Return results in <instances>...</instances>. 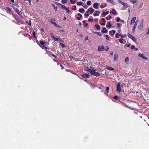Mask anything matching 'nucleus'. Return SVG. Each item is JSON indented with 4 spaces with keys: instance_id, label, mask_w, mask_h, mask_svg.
Here are the masks:
<instances>
[{
    "instance_id": "f257e3e1",
    "label": "nucleus",
    "mask_w": 149,
    "mask_h": 149,
    "mask_svg": "<svg viewBox=\"0 0 149 149\" xmlns=\"http://www.w3.org/2000/svg\"><path fill=\"white\" fill-rule=\"evenodd\" d=\"M91 70L90 73L91 74L96 77H98L100 76V74L98 72H95V70L93 68H92Z\"/></svg>"
},
{
    "instance_id": "f03ea898",
    "label": "nucleus",
    "mask_w": 149,
    "mask_h": 149,
    "mask_svg": "<svg viewBox=\"0 0 149 149\" xmlns=\"http://www.w3.org/2000/svg\"><path fill=\"white\" fill-rule=\"evenodd\" d=\"M121 86L120 83H118L116 86V92L120 93L121 92Z\"/></svg>"
},
{
    "instance_id": "7ed1b4c3",
    "label": "nucleus",
    "mask_w": 149,
    "mask_h": 149,
    "mask_svg": "<svg viewBox=\"0 0 149 149\" xmlns=\"http://www.w3.org/2000/svg\"><path fill=\"white\" fill-rule=\"evenodd\" d=\"M143 20H141L140 24L138 26V29L140 30H141L143 29Z\"/></svg>"
},
{
    "instance_id": "20e7f679",
    "label": "nucleus",
    "mask_w": 149,
    "mask_h": 149,
    "mask_svg": "<svg viewBox=\"0 0 149 149\" xmlns=\"http://www.w3.org/2000/svg\"><path fill=\"white\" fill-rule=\"evenodd\" d=\"M127 36L128 37L131 39L134 42L136 41V39L132 35L129 33H128Z\"/></svg>"
},
{
    "instance_id": "39448f33",
    "label": "nucleus",
    "mask_w": 149,
    "mask_h": 149,
    "mask_svg": "<svg viewBox=\"0 0 149 149\" xmlns=\"http://www.w3.org/2000/svg\"><path fill=\"white\" fill-rule=\"evenodd\" d=\"M138 56L139 57H141L145 60H147L148 58L145 56L143 54H139Z\"/></svg>"
},
{
    "instance_id": "423d86ee",
    "label": "nucleus",
    "mask_w": 149,
    "mask_h": 149,
    "mask_svg": "<svg viewBox=\"0 0 149 149\" xmlns=\"http://www.w3.org/2000/svg\"><path fill=\"white\" fill-rule=\"evenodd\" d=\"M104 49V48L103 46L102 45L98 47V50L99 52L103 51Z\"/></svg>"
},
{
    "instance_id": "0eeeda50",
    "label": "nucleus",
    "mask_w": 149,
    "mask_h": 149,
    "mask_svg": "<svg viewBox=\"0 0 149 149\" xmlns=\"http://www.w3.org/2000/svg\"><path fill=\"white\" fill-rule=\"evenodd\" d=\"M89 76V74H84L81 75L82 77L84 78H88Z\"/></svg>"
},
{
    "instance_id": "6e6552de",
    "label": "nucleus",
    "mask_w": 149,
    "mask_h": 149,
    "mask_svg": "<svg viewBox=\"0 0 149 149\" xmlns=\"http://www.w3.org/2000/svg\"><path fill=\"white\" fill-rule=\"evenodd\" d=\"M99 3L97 2L95 3L93 5V6L95 9H97L98 8Z\"/></svg>"
},
{
    "instance_id": "1a4fd4ad",
    "label": "nucleus",
    "mask_w": 149,
    "mask_h": 149,
    "mask_svg": "<svg viewBox=\"0 0 149 149\" xmlns=\"http://www.w3.org/2000/svg\"><path fill=\"white\" fill-rule=\"evenodd\" d=\"M94 11V9L93 8H90L87 10V12H90L91 14H92Z\"/></svg>"
},
{
    "instance_id": "9d476101",
    "label": "nucleus",
    "mask_w": 149,
    "mask_h": 149,
    "mask_svg": "<svg viewBox=\"0 0 149 149\" xmlns=\"http://www.w3.org/2000/svg\"><path fill=\"white\" fill-rule=\"evenodd\" d=\"M50 22L52 24H53L56 27H58L59 28H61V27L58 25L55 22L53 21H50Z\"/></svg>"
},
{
    "instance_id": "9b49d317",
    "label": "nucleus",
    "mask_w": 149,
    "mask_h": 149,
    "mask_svg": "<svg viewBox=\"0 0 149 149\" xmlns=\"http://www.w3.org/2000/svg\"><path fill=\"white\" fill-rule=\"evenodd\" d=\"M136 19V17H133L131 21L130 24L131 25H132L134 23V22Z\"/></svg>"
},
{
    "instance_id": "f8f14e48",
    "label": "nucleus",
    "mask_w": 149,
    "mask_h": 149,
    "mask_svg": "<svg viewBox=\"0 0 149 149\" xmlns=\"http://www.w3.org/2000/svg\"><path fill=\"white\" fill-rule=\"evenodd\" d=\"M100 14V12L98 10H96L95 12V13L93 14L94 16H98Z\"/></svg>"
},
{
    "instance_id": "ddd939ff",
    "label": "nucleus",
    "mask_w": 149,
    "mask_h": 149,
    "mask_svg": "<svg viewBox=\"0 0 149 149\" xmlns=\"http://www.w3.org/2000/svg\"><path fill=\"white\" fill-rule=\"evenodd\" d=\"M91 69H90L88 67H84V70L85 71H87L88 72H89L90 73V72L91 70Z\"/></svg>"
},
{
    "instance_id": "4468645a",
    "label": "nucleus",
    "mask_w": 149,
    "mask_h": 149,
    "mask_svg": "<svg viewBox=\"0 0 149 149\" xmlns=\"http://www.w3.org/2000/svg\"><path fill=\"white\" fill-rule=\"evenodd\" d=\"M110 13L113 15H116V11L114 8H113L111 11H110Z\"/></svg>"
},
{
    "instance_id": "2eb2a0df",
    "label": "nucleus",
    "mask_w": 149,
    "mask_h": 149,
    "mask_svg": "<svg viewBox=\"0 0 149 149\" xmlns=\"http://www.w3.org/2000/svg\"><path fill=\"white\" fill-rule=\"evenodd\" d=\"M15 10L16 12H17V13L18 14L19 16H20L21 15V14L20 13V12L19 11V10L18 8H16L15 9Z\"/></svg>"
},
{
    "instance_id": "dca6fc26",
    "label": "nucleus",
    "mask_w": 149,
    "mask_h": 149,
    "mask_svg": "<svg viewBox=\"0 0 149 149\" xmlns=\"http://www.w3.org/2000/svg\"><path fill=\"white\" fill-rule=\"evenodd\" d=\"M107 32V31L106 29V28L105 27L103 28L102 30L101 31V32L103 33H105Z\"/></svg>"
},
{
    "instance_id": "f3484780",
    "label": "nucleus",
    "mask_w": 149,
    "mask_h": 149,
    "mask_svg": "<svg viewBox=\"0 0 149 149\" xmlns=\"http://www.w3.org/2000/svg\"><path fill=\"white\" fill-rule=\"evenodd\" d=\"M106 68L108 70L111 71L113 70H114V69L113 68L109 66L106 67Z\"/></svg>"
},
{
    "instance_id": "a211bd4d",
    "label": "nucleus",
    "mask_w": 149,
    "mask_h": 149,
    "mask_svg": "<svg viewBox=\"0 0 149 149\" xmlns=\"http://www.w3.org/2000/svg\"><path fill=\"white\" fill-rule=\"evenodd\" d=\"M118 58V55L116 54H115L114 55V61H116L117 60Z\"/></svg>"
},
{
    "instance_id": "6ab92c4d",
    "label": "nucleus",
    "mask_w": 149,
    "mask_h": 149,
    "mask_svg": "<svg viewBox=\"0 0 149 149\" xmlns=\"http://www.w3.org/2000/svg\"><path fill=\"white\" fill-rule=\"evenodd\" d=\"M95 26L97 29V30H99L100 29V26L98 24H95Z\"/></svg>"
},
{
    "instance_id": "aec40b11",
    "label": "nucleus",
    "mask_w": 149,
    "mask_h": 149,
    "mask_svg": "<svg viewBox=\"0 0 149 149\" xmlns=\"http://www.w3.org/2000/svg\"><path fill=\"white\" fill-rule=\"evenodd\" d=\"M78 15L79 16H80V17H77V20H80V19L81 18V17H82V15L80 13H78Z\"/></svg>"
},
{
    "instance_id": "412c9836",
    "label": "nucleus",
    "mask_w": 149,
    "mask_h": 149,
    "mask_svg": "<svg viewBox=\"0 0 149 149\" xmlns=\"http://www.w3.org/2000/svg\"><path fill=\"white\" fill-rule=\"evenodd\" d=\"M84 10H85L84 8H81V9H80L79 10V12L82 13L84 12Z\"/></svg>"
},
{
    "instance_id": "4be33fe9",
    "label": "nucleus",
    "mask_w": 149,
    "mask_h": 149,
    "mask_svg": "<svg viewBox=\"0 0 149 149\" xmlns=\"http://www.w3.org/2000/svg\"><path fill=\"white\" fill-rule=\"evenodd\" d=\"M121 4L124 6H126L128 7L130 6L128 4L124 2H122Z\"/></svg>"
},
{
    "instance_id": "5701e85b",
    "label": "nucleus",
    "mask_w": 149,
    "mask_h": 149,
    "mask_svg": "<svg viewBox=\"0 0 149 149\" xmlns=\"http://www.w3.org/2000/svg\"><path fill=\"white\" fill-rule=\"evenodd\" d=\"M112 26L110 22H108L107 23V24L106 25V26L107 27L110 28Z\"/></svg>"
},
{
    "instance_id": "b1692460",
    "label": "nucleus",
    "mask_w": 149,
    "mask_h": 149,
    "mask_svg": "<svg viewBox=\"0 0 149 149\" xmlns=\"http://www.w3.org/2000/svg\"><path fill=\"white\" fill-rule=\"evenodd\" d=\"M53 40L54 41H58L61 40V39L60 38L55 37Z\"/></svg>"
},
{
    "instance_id": "393cba45",
    "label": "nucleus",
    "mask_w": 149,
    "mask_h": 149,
    "mask_svg": "<svg viewBox=\"0 0 149 149\" xmlns=\"http://www.w3.org/2000/svg\"><path fill=\"white\" fill-rule=\"evenodd\" d=\"M61 8L63 9H65V8H66V7L64 5L61 4L59 6Z\"/></svg>"
},
{
    "instance_id": "a878e982",
    "label": "nucleus",
    "mask_w": 149,
    "mask_h": 149,
    "mask_svg": "<svg viewBox=\"0 0 149 149\" xmlns=\"http://www.w3.org/2000/svg\"><path fill=\"white\" fill-rule=\"evenodd\" d=\"M108 2H110L112 4H114L115 3L113 0H106Z\"/></svg>"
},
{
    "instance_id": "bb28decb",
    "label": "nucleus",
    "mask_w": 149,
    "mask_h": 149,
    "mask_svg": "<svg viewBox=\"0 0 149 149\" xmlns=\"http://www.w3.org/2000/svg\"><path fill=\"white\" fill-rule=\"evenodd\" d=\"M109 13V11H107L106 12H103L102 14V15H107Z\"/></svg>"
},
{
    "instance_id": "cd10ccee",
    "label": "nucleus",
    "mask_w": 149,
    "mask_h": 149,
    "mask_svg": "<svg viewBox=\"0 0 149 149\" xmlns=\"http://www.w3.org/2000/svg\"><path fill=\"white\" fill-rule=\"evenodd\" d=\"M68 0H61V3L63 4L66 3Z\"/></svg>"
},
{
    "instance_id": "c85d7f7f",
    "label": "nucleus",
    "mask_w": 149,
    "mask_h": 149,
    "mask_svg": "<svg viewBox=\"0 0 149 149\" xmlns=\"http://www.w3.org/2000/svg\"><path fill=\"white\" fill-rule=\"evenodd\" d=\"M65 10H66V12L68 13H69L70 12V10H69V7H68V8L66 7V8H65Z\"/></svg>"
},
{
    "instance_id": "c756f323",
    "label": "nucleus",
    "mask_w": 149,
    "mask_h": 149,
    "mask_svg": "<svg viewBox=\"0 0 149 149\" xmlns=\"http://www.w3.org/2000/svg\"><path fill=\"white\" fill-rule=\"evenodd\" d=\"M70 1L72 4H74L76 2L75 0H70Z\"/></svg>"
},
{
    "instance_id": "7c9ffc66",
    "label": "nucleus",
    "mask_w": 149,
    "mask_h": 149,
    "mask_svg": "<svg viewBox=\"0 0 149 149\" xmlns=\"http://www.w3.org/2000/svg\"><path fill=\"white\" fill-rule=\"evenodd\" d=\"M47 53L48 55H49L50 56H52V55L53 54L52 52L49 51H47Z\"/></svg>"
},
{
    "instance_id": "2f4dec72",
    "label": "nucleus",
    "mask_w": 149,
    "mask_h": 149,
    "mask_svg": "<svg viewBox=\"0 0 149 149\" xmlns=\"http://www.w3.org/2000/svg\"><path fill=\"white\" fill-rule=\"evenodd\" d=\"M125 62L126 63H128L129 62V60L128 57H126L125 59Z\"/></svg>"
},
{
    "instance_id": "473e14b6",
    "label": "nucleus",
    "mask_w": 149,
    "mask_h": 149,
    "mask_svg": "<svg viewBox=\"0 0 149 149\" xmlns=\"http://www.w3.org/2000/svg\"><path fill=\"white\" fill-rule=\"evenodd\" d=\"M52 5L53 7H54V9L56 10L57 9V7L54 4H52Z\"/></svg>"
},
{
    "instance_id": "72a5a7b5",
    "label": "nucleus",
    "mask_w": 149,
    "mask_h": 149,
    "mask_svg": "<svg viewBox=\"0 0 149 149\" xmlns=\"http://www.w3.org/2000/svg\"><path fill=\"white\" fill-rule=\"evenodd\" d=\"M119 36H121V37L122 38H123L124 37H126L127 36V35L126 34H125L124 36H123L121 34H120Z\"/></svg>"
},
{
    "instance_id": "f704fd0d",
    "label": "nucleus",
    "mask_w": 149,
    "mask_h": 149,
    "mask_svg": "<svg viewBox=\"0 0 149 149\" xmlns=\"http://www.w3.org/2000/svg\"><path fill=\"white\" fill-rule=\"evenodd\" d=\"M111 32H113L112 35H113L116 33V31L114 30H112L109 31V33H111Z\"/></svg>"
},
{
    "instance_id": "c9c22d12",
    "label": "nucleus",
    "mask_w": 149,
    "mask_h": 149,
    "mask_svg": "<svg viewBox=\"0 0 149 149\" xmlns=\"http://www.w3.org/2000/svg\"><path fill=\"white\" fill-rule=\"evenodd\" d=\"M91 2L90 1H88L86 2L87 4L88 5H91Z\"/></svg>"
},
{
    "instance_id": "e433bc0d",
    "label": "nucleus",
    "mask_w": 149,
    "mask_h": 149,
    "mask_svg": "<svg viewBox=\"0 0 149 149\" xmlns=\"http://www.w3.org/2000/svg\"><path fill=\"white\" fill-rule=\"evenodd\" d=\"M118 40H119V41L120 43H123V39H122V38H120V39H118Z\"/></svg>"
},
{
    "instance_id": "4c0bfd02",
    "label": "nucleus",
    "mask_w": 149,
    "mask_h": 149,
    "mask_svg": "<svg viewBox=\"0 0 149 149\" xmlns=\"http://www.w3.org/2000/svg\"><path fill=\"white\" fill-rule=\"evenodd\" d=\"M136 26H133V28H132V32H133V33H134L135 32V29H136Z\"/></svg>"
},
{
    "instance_id": "58836bf2",
    "label": "nucleus",
    "mask_w": 149,
    "mask_h": 149,
    "mask_svg": "<svg viewBox=\"0 0 149 149\" xmlns=\"http://www.w3.org/2000/svg\"><path fill=\"white\" fill-rule=\"evenodd\" d=\"M82 3L81 2H78L77 3V5H81L82 4Z\"/></svg>"
},
{
    "instance_id": "ea45409f",
    "label": "nucleus",
    "mask_w": 149,
    "mask_h": 149,
    "mask_svg": "<svg viewBox=\"0 0 149 149\" xmlns=\"http://www.w3.org/2000/svg\"><path fill=\"white\" fill-rule=\"evenodd\" d=\"M39 42L40 44L42 45H44L45 44V42L42 41H40Z\"/></svg>"
},
{
    "instance_id": "a19ab883",
    "label": "nucleus",
    "mask_w": 149,
    "mask_h": 149,
    "mask_svg": "<svg viewBox=\"0 0 149 149\" xmlns=\"http://www.w3.org/2000/svg\"><path fill=\"white\" fill-rule=\"evenodd\" d=\"M88 20L89 22H93V18L92 17V19L89 18L88 19Z\"/></svg>"
},
{
    "instance_id": "79ce46f5",
    "label": "nucleus",
    "mask_w": 149,
    "mask_h": 149,
    "mask_svg": "<svg viewBox=\"0 0 149 149\" xmlns=\"http://www.w3.org/2000/svg\"><path fill=\"white\" fill-rule=\"evenodd\" d=\"M106 19H107V20L111 19V16L110 15H109V18H108L107 17H106Z\"/></svg>"
},
{
    "instance_id": "37998d69",
    "label": "nucleus",
    "mask_w": 149,
    "mask_h": 149,
    "mask_svg": "<svg viewBox=\"0 0 149 149\" xmlns=\"http://www.w3.org/2000/svg\"><path fill=\"white\" fill-rule=\"evenodd\" d=\"M106 91L107 93H108L109 91V87H106Z\"/></svg>"
},
{
    "instance_id": "c03bdc74",
    "label": "nucleus",
    "mask_w": 149,
    "mask_h": 149,
    "mask_svg": "<svg viewBox=\"0 0 149 149\" xmlns=\"http://www.w3.org/2000/svg\"><path fill=\"white\" fill-rule=\"evenodd\" d=\"M87 13V11H86L84 15V16L85 17H87V16H88L89 15V14L88 13L86 14V13Z\"/></svg>"
},
{
    "instance_id": "a18cd8bd",
    "label": "nucleus",
    "mask_w": 149,
    "mask_h": 149,
    "mask_svg": "<svg viewBox=\"0 0 149 149\" xmlns=\"http://www.w3.org/2000/svg\"><path fill=\"white\" fill-rule=\"evenodd\" d=\"M119 35L118 33H116L115 35V37L116 38H119L118 36H119Z\"/></svg>"
},
{
    "instance_id": "49530a36",
    "label": "nucleus",
    "mask_w": 149,
    "mask_h": 149,
    "mask_svg": "<svg viewBox=\"0 0 149 149\" xmlns=\"http://www.w3.org/2000/svg\"><path fill=\"white\" fill-rule=\"evenodd\" d=\"M131 2H132L133 3H134L136 2V0H130Z\"/></svg>"
},
{
    "instance_id": "de8ad7c7",
    "label": "nucleus",
    "mask_w": 149,
    "mask_h": 149,
    "mask_svg": "<svg viewBox=\"0 0 149 149\" xmlns=\"http://www.w3.org/2000/svg\"><path fill=\"white\" fill-rule=\"evenodd\" d=\"M104 36L106 37V39H107V40H109V36L108 35H104Z\"/></svg>"
},
{
    "instance_id": "09e8293b",
    "label": "nucleus",
    "mask_w": 149,
    "mask_h": 149,
    "mask_svg": "<svg viewBox=\"0 0 149 149\" xmlns=\"http://www.w3.org/2000/svg\"><path fill=\"white\" fill-rule=\"evenodd\" d=\"M6 8H7L8 11H11V8H10L7 7Z\"/></svg>"
},
{
    "instance_id": "8fccbe9b",
    "label": "nucleus",
    "mask_w": 149,
    "mask_h": 149,
    "mask_svg": "<svg viewBox=\"0 0 149 149\" xmlns=\"http://www.w3.org/2000/svg\"><path fill=\"white\" fill-rule=\"evenodd\" d=\"M113 98L115 100H117L118 99V96L117 95H115L113 97Z\"/></svg>"
},
{
    "instance_id": "3c124183",
    "label": "nucleus",
    "mask_w": 149,
    "mask_h": 149,
    "mask_svg": "<svg viewBox=\"0 0 149 149\" xmlns=\"http://www.w3.org/2000/svg\"><path fill=\"white\" fill-rule=\"evenodd\" d=\"M98 36H102V34L100 32H98L97 33V34Z\"/></svg>"
},
{
    "instance_id": "603ef678",
    "label": "nucleus",
    "mask_w": 149,
    "mask_h": 149,
    "mask_svg": "<svg viewBox=\"0 0 149 149\" xmlns=\"http://www.w3.org/2000/svg\"><path fill=\"white\" fill-rule=\"evenodd\" d=\"M61 47L63 48H64V47H65V45L62 43H61Z\"/></svg>"
},
{
    "instance_id": "864d4df0",
    "label": "nucleus",
    "mask_w": 149,
    "mask_h": 149,
    "mask_svg": "<svg viewBox=\"0 0 149 149\" xmlns=\"http://www.w3.org/2000/svg\"><path fill=\"white\" fill-rule=\"evenodd\" d=\"M72 10H75L76 9V6L75 5L74 6L73 8H72Z\"/></svg>"
},
{
    "instance_id": "5fc2aeb1",
    "label": "nucleus",
    "mask_w": 149,
    "mask_h": 149,
    "mask_svg": "<svg viewBox=\"0 0 149 149\" xmlns=\"http://www.w3.org/2000/svg\"><path fill=\"white\" fill-rule=\"evenodd\" d=\"M50 35L52 38L54 39V38L55 37L52 33H50Z\"/></svg>"
},
{
    "instance_id": "6e6d98bb",
    "label": "nucleus",
    "mask_w": 149,
    "mask_h": 149,
    "mask_svg": "<svg viewBox=\"0 0 149 149\" xmlns=\"http://www.w3.org/2000/svg\"><path fill=\"white\" fill-rule=\"evenodd\" d=\"M120 20V19L119 18H118L116 19V22H118Z\"/></svg>"
},
{
    "instance_id": "4d7b16f0",
    "label": "nucleus",
    "mask_w": 149,
    "mask_h": 149,
    "mask_svg": "<svg viewBox=\"0 0 149 149\" xmlns=\"http://www.w3.org/2000/svg\"><path fill=\"white\" fill-rule=\"evenodd\" d=\"M135 46L134 45H132L131 47V49H133L134 48Z\"/></svg>"
},
{
    "instance_id": "13d9d810",
    "label": "nucleus",
    "mask_w": 149,
    "mask_h": 149,
    "mask_svg": "<svg viewBox=\"0 0 149 149\" xmlns=\"http://www.w3.org/2000/svg\"><path fill=\"white\" fill-rule=\"evenodd\" d=\"M143 3H142L141 4H140L139 7V8H140L141 7L143 6Z\"/></svg>"
},
{
    "instance_id": "bf43d9fd",
    "label": "nucleus",
    "mask_w": 149,
    "mask_h": 149,
    "mask_svg": "<svg viewBox=\"0 0 149 149\" xmlns=\"http://www.w3.org/2000/svg\"><path fill=\"white\" fill-rule=\"evenodd\" d=\"M55 3L58 6H60V5H61V3H58V2H56Z\"/></svg>"
},
{
    "instance_id": "052dcab7",
    "label": "nucleus",
    "mask_w": 149,
    "mask_h": 149,
    "mask_svg": "<svg viewBox=\"0 0 149 149\" xmlns=\"http://www.w3.org/2000/svg\"><path fill=\"white\" fill-rule=\"evenodd\" d=\"M33 35L35 37H36V33L35 31H33Z\"/></svg>"
},
{
    "instance_id": "680f3d73",
    "label": "nucleus",
    "mask_w": 149,
    "mask_h": 149,
    "mask_svg": "<svg viewBox=\"0 0 149 149\" xmlns=\"http://www.w3.org/2000/svg\"><path fill=\"white\" fill-rule=\"evenodd\" d=\"M31 21L30 20V21H29V23H28V24L29 26H31Z\"/></svg>"
},
{
    "instance_id": "e2e57ef3",
    "label": "nucleus",
    "mask_w": 149,
    "mask_h": 149,
    "mask_svg": "<svg viewBox=\"0 0 149 149\" xmlns=\"http://www.w3.org/2000/svg\"><path fill=\"white\" fill-rule=\"evenodd\" d=\"M116 25L118 26H120L121 25V24L120 23H117Z\"/></svg>"
},
{
    "instance_id": "0e129e2a",
    "label": "nucleus",
    "mask_w": 149,
    "mask_h": 149,
    "mask_svg": "<svg viewBox=\"0 0 149 149\" xmlns=\"http://www.w3.org/2000/svg\"><path fill=\"white\" fill-rule=\"evenodd\" d=\"M101 24L102 25V26H104V25H105V22H103V23H102Z\"/></svg>"
},
{
    "instance_id": "69168bd1",
    "label": "nucleus",
    "mask_w": 149,
    "mask_h": 149,
    "mask_svg": "<svg viewBox=\"0 0 149 149\" xmlns=\"http://www.w3.org/2000/svg\"><path fill=\"white\" fill-rule=\"evenodd\" d=\"M52 56H53V57H55V58H56V56H55V55H54V54H52Z\"/></svg>"
},
{
    "instance_id": "338daca9",
    "label": "nucleus",
    "mask_w": 149,
    "mask_h": 149,
    "mask_svg": "<svg viewBox=\"0 0 149 149\" xmlns=\"http://www.w3.org/2000/svg\"><path fill=\"white\" fill-rule=\"evenodd\" d=\"M100 6V7L102 8H104V6L102 5H101Z\"/></svg>"
},
{
    "instance_id": "774afa93",
    "label": "nucleus",
    "mask_w": 149,
    "mask_h": 149,
    "mask_svg": "<svg viewBox=\"0 0 149 149\" xmlns=\"http://www.w3.org/2000/svg\"><path fill=\"white\" fill-rule=\"evenodd\" d=\"M137 24V23L136 22H135V24H134V26L136 27Z\"/></svg>"
}]
</instances>
